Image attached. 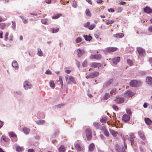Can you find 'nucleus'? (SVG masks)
<instances>
[{"instance_id":"obj_63","label":"nucleus","mask_w":152,"mask_h":152,"mask_svg":"<svg viewBox=\"0 0 152 152\" xmlns=\"http://www.w3.org/2000/svg\"><path fill=\"white\" fill-rule=\"evenodd\" d=\"M108 10L109 12L111 11L112 12H114V10L113 9V8H110Z\"/></svg>"},{"instance_id":"obj_23","label":"nucleus","mask_w":152,"mask_h":152,"mask_svg":"<svg viewBox=\"0 0 152 152\" xmlns=\"http://www.w3.org/2000/svg\"><path fill=\"white\" fill-rule=\"evenodd\" d=\"M62 15L61 13L53 15V16H52V18L53 19H56L62 16Z\"/></svg>"},{"instance_id":"obj_30","label":"nucleus","mask_w":152,"mask_h":152,"mask_svg":"<svg viewBox=\"0 0 152 152\" xmlns=\"http://www.w3.org/2000/svg\"><path fill=\"white\" fill-rule=\"evenodd\" d=\"M110 97V95L108 93H106L104 96L103 99L104 100H106Z\"/></svg>"},{"instance_id":"obj_61","label":"nucleus","mask_w":152,"mask_h":152,"mask_svg":"<svg viewBox=\"0 0 152 152\" xmlns=\"http://www.w3.org/2000/svg\"><path fill=\"white\" fill-rule=\"evenodd\" d=\"M126 4V3L124 1H121L119 3V4L121 5H124Z\"/></svg>"},{"instance_id":"obj_10","label":"nucleus","mask_w":152,"mask_h":152,"mask_svg":"<svg viewBox=\"0 0 152 152\" xmlns=\"http://www.w3.org/2000/svg\"><path fill=\"white\" fill-rule=\"evenodd\" d=\"M138 134L140 138L143 140H146V138L143 132L141 131H139L138 132Z\"/></svg>"},{"instance_id":"obj_40","label":"nucleus","mask_w":152,"mask_h":152,"mask_svg":"<svg viewBox=\"0 0 152 152\" xmlns=\"http://www.w3.org/2000/svg\"><path fill=\"white\" fill-rule=\"evenodd\" d=\"M49 83L50 86L51 88H54L55 87V84L53 81L51 80L50 81Z\"/></svg>"},{"instance_id":"obj_53","label":"nucleus","mask_w":152,"mask_h":152,"mask_svg":"<svg viewBox=\"0 0 152 152\" xmlns=\"http://www.w3.org/2000/svg\"><path fill=\"white\" fill-rule=\"evenodd\" d=\"M9 35V33L8 32H7L5 34V40L7 41L8 39V36Z\"/></svg>"},{"instance_id":"obj_29","label":"nucleus","mask_w":152,"mask_h":152,"mask_svg":"<svg viewBox=\"0 0 152 152\" xmlns=\"http://www.w3.org/2000/svg\"><path fill=\"white\" fill-rule=\"evenodd\" d=\"M2 140L4 142H8L9 140V139L5 136L3 135L1 138V141Z\"/></svg>"},{"instance_id":"obj_62","label":"nucleus","mask_w":152,"mask_h":152,"mask_svg":"<svg viewBox=\"0 0 152 152\" xmlns=\"http://www.w3.org/2000/svg\"><path fill=\"white\" fill-rule=\"evenodd\" d=\"M148 29L149 31L152 32V26H149L148 28Z\"/></svg>"},{"instance_id":"obj_2","label":"nucleus","mask_w":152,"mask_h":152,"mask_svg":"<svg viewBox=\"0 0 152 152\" xmlns=\"http://www.w3.org/2000/svg\"><path fill=\"white\" fill-rule=\"evenodd\" d=\"M90 23L89 22H87L84 24L83 26L89 29L92 30L94 29L96 27V25L93 23L90 25Z\"/></svg>"},{"instance_id":"obj_22","label":"nucleus","mask_w":152,"mask_h":152,"mask_svg":"<svg viewBox=\"0 0 152 152\" xmlns=\"http://www.w3.org/2000/svg\"><path fill=\"white\" fill-rule=\"evenodd\" d=\"M120 57H118L113 59V63L115 64H117L118 62L120 61Z\"/></svg>"},{"instance_id":"obj_46","label":"nucleus","mask_w":152,"mask_h":152,"mask_svg":"<svg viewBox=\"0 0 152 152\" xmlns=\"http://www.w3.org/2000/svg\"><path fill=\"white\" fill-rule=\"evenodd\" d=\"M88 65V62L86 60H85L82 63V66L83 67H86Z\"/></svg>"},{"instance_id":"obj_1","label":"nucleus","mask_w":152,"mask_h":152,"mask_svg":"<svg viewBox=\"0 0 152 152\" xmlns=\"http://www.w3.org/2000/svg\"><path fill=\"white\" fill-rule=\"evenodd\" d=\"M142 84V82L140 80H133L131 81L129 83L130 86L133 87H137L140 86Z\"/></svg>"},{"instance_id":"obj_5","label":"nucleus","mask_w":152,"mask_h":152,"mask_svg":"<svg viewBox=\"0 0 152 152\" xmlns=\"http://www.w3.org/2000/svg\"><path fill=\"white\" fill-rule=\"evenodd\" d=\"M129 137L128 138V140L130 141L131 145L134 144V139L135 136L134 133L131 132L129 134Z\"/></svg>"},{"instance_id":"obj_43","label":"nucleus","mask_w":152,"mask_h":152,"mask_svg":"<svg viewBox=\"0 0 152 152\" xmlns=\"http://www.w3.org/2000/svg\"><path fill=\"white\" fill-rule=\"evenodd\" d=\"M127 63L130 66H132L133 64V61L129 59H128L127 60Z\"/></svg>"},{"instance_id":"obj_64","label":"nucleus","mask_w":152,"mask_h":152,"mask_svg":"<svg viewBox=\"0 0 152 152\" xmlns=\"http://www.w3.org/2000/svg\"><path fill=\"white\" fill-rule=\"evenodd\" d=\"M86 1L88 2L89 4L91 5L92 4V1L91 0H86Z\"/></svg>"},{"instance_id":"obj_17","label":"nucleus","mask_w":152,"mask_h":152,"mask_svg":"<svg viewBox=\"0 0 152 152\" xmlns=\"http://www.w3.org/2000/svg\"><path fill=\"white\" fill-rule=\"evenodd\" d=\"M144 11L147 13H150L152 12V10L148 7L143 9Z\"/></svg>"},{"instance_id":"obj_45","label":"nucleus","mask_w":152,"mask_h":152,"mask_svg":"<svg viewBox=\"0 0 152 152\" xmlns=\"http://www.w3.org/2000/svg\"><path fill=\"white\" fill-rule=\"evenodd\" d=\"M37 54L39 56H42L43 53L42 51L41 50V49L38 48V53Z\"/></svg>"},{"instance_id":"obj_31","label":"nucleus","mask_w":152,"mask_h":152,"mask_svg":"<svg viewBox=\"0 0 152 152\" xmlns=\"http://www.w3.org/2000/svg\"><path fill=\"white\" fill-rule=\"evenodd\" d=\"M23 131L26 134H28L30 131V129L26 127H24L23 129Z\"/></svg>"},{"instance_id":"obj_37","label":"nucleus","mask_w":152,"mask_h":152,"mask_svg":"<svg viewBox=\"0 0 152 152\" xmlns=\"http://www.w3.org/2000/svg\"><path fill=\"white\" fill-rule=\"evenodd\" d=\"M113 80L112 79H111L109 80L108 82H107L105 86L107 87H108L113 82Z\"/></svg>"},{"instance_id":"obj_58","label":"nucleus","mask_w":152,"mask_h":152,"mask_svg":"<svg viewBox=\"0 0 152 152\" xmlns=\"http://www.w3.org/2000/svg\"><path fill=\"white\" fill-rule=\"evenodd\" d=\"M94 36L96 39H98L99 37V34H94Z\"/></svg>"},{"instance_id":"obj_56","label":"nucleus","mask_w":152,"mask_h":152,"mask_svg":"<svg viewBox=\"0 0 152 152\" xmlns=\"http://www.w3.org/2000/svg\"><path fill=\"white\" fill-rule=\"evenodd\" d=\"M46 73L47 74L50 75L52 74L51 72L49 69L47 70L46 71Z\"/></svg>"},{"instance_id":"obj_24","label":"nucleus","mask_w":152,"mask_h":152,"mask_svg":"<svg viewBox=\"0 0 152 152\" xmlns=\"http://www.w3.org/2000/svg\"><path fill=\"white\" fill-rule=\"evenodd\" d=\"M109 131L113 137H116L117 136L118 133L115 132L114 130L110 129Z\"/></svg>"},{"instance_id":"obj_21","label":"nucleus","mask_w":152,"mask_h":152,"mask_svg":"<svg viewBox=\"0 0 152 152\" xmlns=\"http://www.w3.org/2000/svg\"><path fill=\"white\" fill-rule=\"evenodd\" d=\"M16 150L18 152H21L24 150V148L22 147L16 145L15 146Z\"/></svg>"},{"instance_id":"obj_8","label":"nucleus","mask_w":152,"mask_h":152,"mask_svg":"<svg viewBox=\"0 0 152 152\" xmlns=\"http://www.w3.org/2000/svg\"><path fill=\"white\" fill-rule=\"evenodd\" d=\"M118 48L116 47H110L106 48L105 51L107 53H112L116 51Z\"/></svg>"},{"instance_id":"obj_9","label":"nucleus","mask_w":152,"mask_h":152,"mask_svg":"<svg viewBox=\"0 0 152 152\" xmlns=\"http://www.w3.org/2000/svg\"><path fill=\"white\" fill-rule=\"evenodd\" d=\"M137 50L140 56H143L145 53V51L141 47L137 48Z\"/></svg>"},{"instance_id":"obj_44","label":"nucleus","mask_w":152,"mask_h":152,"mask_svg":"<svg viewBox=\"0 0 152 152\" xmlns=\"http://www.w3.org/2000/svg\"><path fill=\"white\" fill-rule=\"evenodd\" d=\"M48 21V19H44L41 20L42 23L44 24H47Z\"/></svg>"},{"instance_id":"obj_15","label":"nucleus","mask_w":152,"mask_h":152,"mask_svg":"<svg viewBox=\"0 0 152 152\" xmlns=\"http://www.w3.org/2000/svg\"><path fill=\"white\" fill-rule=\"evenodd\" d=\"M125 94L126 96L127 97H132L134 95V94L130 90H127L125 93Z\"/></svg>"},{"instance_id":"obj_50","label":"nucleus","mask_w":152,"mask_h":152,"mask_svg":"<svg viewBox=\"0 0 152 152\" xmlns=\"http://www.w3.org/2000/svg\"><path fill=\"white\" fill-rule=\"evenodd\" d=\"M59 81L61 83V87H62L63 86V82L62 79V77L61 76L59 77Z\"/></svg>"},{"instance_id":"obj_19","label":"nucleus","mask_w":152,"mask_h":152,"mask_svg":"<svg viewBox=\"0 0 152 152\" xmlns=\"http://www.w3.org/2000/svg\"><path fill=\"white\" fill-rule=\"evenodd\" d=\"M124 35V34L121 33H119L117 34H114L113 36L116 38H121Z\"/></svg>"},{"instance_id":"obj_35","label":"nucleus","mask_w":152,"mask_h":152,"mask_svg":"<svg viewBox=\"0 0 152 152\" xmlns=\"http://www.w3.org/2000/svg\"><path fill=\"white\" fill-rule=\"evenodd\" d=\"M84 37L86 41H90L92 39V37L91 36H88L87 35H84Z\"/></svg>"},{"instance_id":"obj_12","label":"nucleus","mask_w":152,"mask_h":152,"mask_svg":"<svg viewBox=\"0 0 152 152\" xmlns=\"http://www.w3.org/2000/svg\"><path fill=\"white\" fill-rule=\"evenodd\" d=\"M75 147L76 150L78 151H80L83 149L82 145L80 143H77L75 145Z\"/></svg>"},{"instance_id":"obj_14","label":"nucleus","mask_w":152,"mask_h":152,"mask_svg":"<svg viewBox=\"0 0 152 152\" xmlns=\"http://www.w3.org/2000/svg\"><path fill=\"white\" fill-rule=\"evenodd\" d=\"M130 119L129 116L126 114L123 115L122 117V120L125 122H127L129 121Z\"/></svg>"},{"instance_id":"obj_18","label":"nucleus","mask_w":152,"mask_h":152,"mask_svg":"<svg viewBox=\"0 0 152 152\" xmlns=\"http://www.w3.org/2000/svg\"><path fill=\"white\" fill-rule=\"evenodd\" d=\"M9 135L10 137L14 138V141H16L17 140V135L13 132H11L9 133Z\"/></svg>"},{"instance_id":"obj_59","label":"nucleus","mask_w":152,"mask_h":152,"mask_svg":"<svg viewBox=\"0 0 152 152\" xmlns=\"http://www.w3.org/2000/svg\"><path fill=\"white\" fill-rule=\"evenodd\" d=\"M103 0H97L96 2L98 4H100L103 2Z\"/></svg>"},{"instance_id":"obj_13","label":"nucleus","mask_w":152,"mask_h":152,"mask_svg":"<svg viewBox=\"0 0 152 152\" xmlns=\"http://www.w3.org/2000/svg\"><path fill=\"white\" fill-rule=\"evenodd\" d=\"M146 83L149 86H152V77H147L146 79Z\"/></svg>"},{"instance_id":"obj_36","label":"nucleus","mask_w":152,"mask_h":152,"mask_svg":"<svg viewBox=\"0 0 152 152\" xmlns=\"http://www.w3.org/2000/svg\"><path fill=\"white\" fill-rule=\"evenodd\" d=\"M114 22V20H107L105 21L106 24L107 25L113 23Z\"/></svg>"},{"instance_id":"obj_39","label":"nucleus","mask_w":152,"mask_h":152,"mask_svg":"<svg viewBox=\"0 0 152 152\" xmlns=\"http://www.w3.org/2000/svg\"><path fill=\"white\" fill-rule=\"evenodd\" d=\"M85 12L86 15L87 16H91V14L88 9H86Z\"/></svg>"},{"instance_id":"obj_47","label":"nucleus","mask_w":152,"mask_h":152,"mask_svg":"<svg viewBox=\"0 0 152 152\" xmlns=\"http://www.w3.org/2000/svg\"><path fill=\"white\" fill-rule=\"evenodd\" d=\"M82 41V39L81 37L77 38L75 40V42L76 43H78Z\"/></svg>"},{"instance_id":"obj_49","label":"nucleus","mask_w":152,"mask_h":152,"mask_svg":"<svg viewBox=\"0 0 152 152\" xmlns=\"http://www.w3.org/2000/svg\"><path fill=\"white\" fill-rule=\"evenodd\" d=\"M112 107L115 111H118L119 110L117 106L115 104H113L112 106Z\"/></svg>"},{"instance_id":"obj_52","label":"nucleus","mask_w":152,"mask_h":152,"mask_svg":"<svg viewBox=\"0 0 152 152\" xmlns=\"http://www.w3.org/2000/svg\"><path fill=\"white\" fill-rule=\"evenodd\" d=\"M126 112L128 114L130 115H131L132 113L131 110L129 108L126 109Z\"/></svg>"},{"instance_id":"obj_25","label":"nucleus","mask_w":152,"mask_h":152,"mask_svg":"<svg viewBox=\"0 0 152 152\" xmlns=\"http://www.w3.org/2000/svg\"><path fill=\"white\" fill-rule=\"evenodd\" d=\"M12 66L15 68L17 69L18 67V65L17 62L15 61H14L12 64Z\"/></svg>"},{"instance_id":"obj_7","label":"nucleus","mask_w":152,"mask_h":152,"mask_svg":"<svg viewBox=\"0 0 152 152\" xmlns=\"http://www.w3.org/2000/svg\"><path fill=\"white\" fill-rule=\"evenodd\" d=\"M102 66V64L99 63L94 62L90 64V67L93 68H99Z\"/></svg>"},{"instance_id":"obj_38","label":"nucleus","mask_w":152,"mask_h":152,"mask_svg":"<svg viewBox=\"0 0 152 152\" xmlns=\"http://www.w3.org/2000/svg\"><path fill=\"white\" fill-rule=\"evenodd\" d=\"M59 30V28L58 27L56 28H51L50 29V31L53 33H56L58 32Z\"/></svg>"},{"instance_id":"obj_55","label":"nucleus","mask_w":152,"mask_h":152,"mask_svg":"<svg viewBox=\"0 0 152 152\" xmlns=\"http://www.w3.org/2000/svg\"><path fill=\"white\" fill-rule=\"evenodd\" d=\"M116 152H125V150L124 149H120L119 150H117Z\"/></svg>"},{"instance_id":"obj_6","label":"nucleus","mask_w":152,"mask_h":152,"mask_svg":"<svg viewBox=\"0 0 152 152\" xmlns=\"http://www.w3.org/2000/svg\"><path fill=\"white\" fill-rule=\"evenodd\" d=\"M114 101L116 103L120 104L123 103L124 102V99L123 98L119 97V96H117L116 97Z\"/></svg>"},{"instance_id":"obj_3","label":"nucleus","mask_w":152,"mask_h":152,"mask_svg":"<svg viewBox=\"0 0 152 152\" xmlns=\"http://www.w3.org/2000/svg\"><path fill=\"white\" fill-rule=\"evenodd\" d=\"M99 72H98L95 71L90 73L86 77V78L87 79L90 78H93L96 77L99 75Z\"/></svg>"},{"instance_id":"obj_48","label":"nucleus","mask_w":152,"mask_h":152,"mask_svg":"<svg viewBox=\"0 0 152 152\" xmlns=\"http://www.w3.org/2000/svg\"><path fill=\"white\" fill-rule=\"evenodd\" d=\"M123 8L121 7H119L117 9V10L118 12H120L123 10Z\"/></svg>"},{"instance_id":"obj_57","label":"nucleus","mask_w":152,"mask_h":152,"mask_svg":"<svg viewBox=\"0 0 152 152\" xmlns=\"http://www.w3.org/2000/svg\"><path fill=\"white\" fill-rule=\"evenodd\" d=\"M95 58H96L95 55H92L90 57V58L91 59H95Z\"/></svg>"},{"instance_id":"obj_33","label":"nucleus","mask_w":152,"mask_h":152,"mask_svg":"<svg viewBox=\"0 0 152 152\" xmlns=\"http://www.w3.org/2000/svg\"><path fill=\"white\" fill-rule=\"evenodd\" d=\"M69 80L72 82L73 83L75 84L76 83V81L75 78L72 76H70L69 78Z\"/></svg>"},{"instance_id":"obj_16","label":"nucleus","mask_w":152,"mask_h":152,"mask_svg":"<svg viewBox=\"0 0 152 152\" xmlns=\"http://www.w3.org/2000/svg\"><path fill=\"white\" fill-rule=\"evenodd\" d=\"M31 85L30 84L29 82L27 81H26L24 83V87L26 89L31 88Z\"/></svg>"},{"instance_id":"obj_4","label":"nucleus","mask_w":152,"mask_h":152,"mask_svg":"<svg viewBox=\"0 0 152 152\" xmlns=\"http://www.w3.org/2000/svg\"><path fill=\"white\" fill-rule=\"evenodd\" d=\"M86 137L88 140H90L92 138V132L89 128H87L86 129Z\"/></svg>"},{"instance_id":"obj_60","label":"nucleus","mask_w":152,"mask_h":152,"mask_svg":"<svg viewBox=\"0 0 152 152\" xmlns=\"http://www.w3.org/2000/svg\"><path fill=\"white\" fill-rule=\"evenodd\" d=\"M28 152H35L34 149H29L28 150Z\"/></svg>"},{"instance_id":"obj_41","label":"nucleus","mask_w":152,"mask_h":152,"mask_svg":"<svg viewBox=\"0 0 152 152\" xmlns=\"http://www.w3.org/2000/svg\"><path fill=\"white\" fill-rule=\"evenodd\" d=\"M96 58L95 59L97 60H100L102 58V56L100 54H95Z\"/></svg>"},{"instance_id":"obj_42","label":"nucleus","mask_w":152,"mask_h":152,"mask_svg":"<svg viewBox=\"0 0 152 152\" xmlns=\"http://www.w3.org/2000/svg\"><path fill=\"white\" fill-rule=\"evenodd\" d=\"M107 120V117H104L102 118L100 120V121L102 123H105L106 121Z\"/></svg>"},{"instance_id":"obj_34","label":"nucleus","mask_w":152,"mask_h":152,"mask_svg":"<svg viewBox=\"0 0 152 152\" xmlns=\"http://www.w3.org/2000/svg\"><path fill=\"white\" fill-rule=\"evenodd\" d=\"M6 24L4 23H0V29L2 30L4 29L6 27Z\"/></svg>"},{"instance_id":"obj_11","label":"nucleus","mask_w":152,"mask_h":152,"mask_svg":"<svg viewBox=\"0 0 152 152\" xmlns=\"http://www.w3.org/2000/svg\"><path fill=\"white\" fill-rule=\"evenodd\" d=\"M102 130L104 134L107 137H109L110 134L105 126L102 127Z\"/></svg>"},{"instance_id":"obj_26","label":"nucleus","mask_w":152,"mask_h":152,"mask_svg":"<svg viewBox=\"0 0 152 152\" xmlns=\"http://www.w3.org/2000/svg\"><path fill=\"white\" fill-rule=\"evenodd\" d=\"M78 55L79 57H80L85 53V51L84 50H81L80 49H78L77 50Z\"/></svg>"},{"instance_id":"obj_27","label":"nucleus","mask_w":152,"mask_h":152,"mask_svg":"<svg viewBox=\"0 0 152 152\" xmlns=\"http://www.w3.org/2000/svg\"><path fill=\"white\" fill-rule=\"evenodd\" d=\"M95 148V145L93 143H91L89 145L88 148L90 151H93Z\"/></svg>"},{"instance_id":"obj_20","label":"nucleus","mask_w":152,"mask_h":152,"mask_svg":"<svg viewBox=\"0 0 152 152\" xmlns=\"http://www.w3.org/2000/svg\"><path fill=\"white\" fill-rule=\"evenodd\" d=\"M145 121L147 124L148 125H150L151 124L152 121L151 120L148 118H145Z\"/></svg>"},{"instance_id":"obj_28","label":"nucleus","mask_w":152,"mask_h":152,"mask_svg":"<svg viewBox=\"0 0 152 152\" xmlns=\"http://www.w3.org/2000/svg\"><path fill=\"white\" fill-rule=\"evenodd\" d=\"M58 151L60 152H65V148L63 145H61L58 149Z\"/></svg>"},{"instance_id":"obj_32","label":"nucleus","mask_w":152,"mask_h":152,"mask_svg":"<svg viewBox=\"0 0 152 152\" xmlns=\"http://www.w3.org/2000/svg\"><path fill=\"white\" fill-rule=\"evenodd\" d=\"M117 93V89L116 88H114L112 89L110 92V94L114 95H115Z\"/></svg>"},{"instance_id":"obj_51","label":"nucleus","mask_w":152,"mask_h":152,"mask_svg":"<svg viewBox=\"0 0 152 152\" xmlns=\"http://www.w3.org/2000/svg\"><path fill=\"white\" fill-rule=\"evenodd\" d=\"M72 6L76 8L77 6V4L76 2L75 1H73L72 3Z\"/></svg>"},{"instance_id":"obj_54","label":"nucleus","mask_w":152,"mask_h":152,"mask_svg":"<svg viewBox=\"0 0 152 152\" xmlns=\"http://www.w3.org/2000/svg\"><path fill=\"white\" fill-rule=\"evenodd\" d=\"M44 122V121L43 120L39 121L37 122V124H43Z\"/></svg>"}]
</instances>
